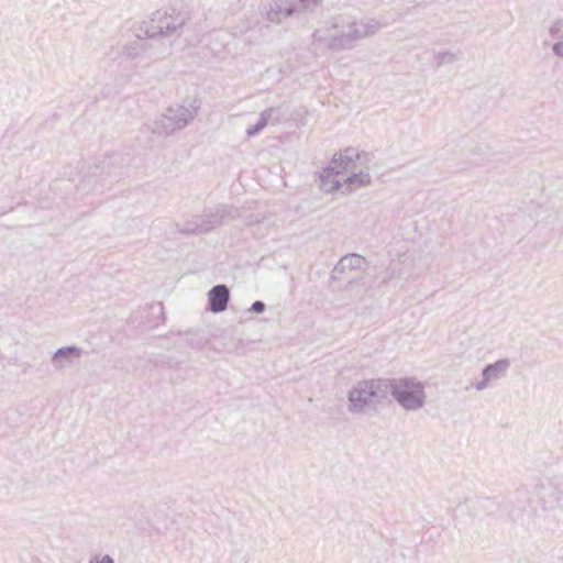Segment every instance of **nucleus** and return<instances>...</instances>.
I'll list each match as a JSON object with an SVG mask.
<instances>
[{
	"instance_id": "f257e3e1",
	"label": "nucleus",
	"mask_w": 563,
	"mask_h": 563,
	"mask_svg": "<svg viewBox=\"0 0 563 563\" xmlns=\"http://www.w3.org/2000/svg\"><path fill=\"white\" fill-rule=\"evenodd\" d=\"M393 394L408 409L419 408L424 398L422 385L409 379H400L394 383Z\"/></svg>"
},
{
	"instance_id": "f03ea898",
	"label": "nucleus",
	"mask_w": 563,
	"mask_h": 563,
	"mask_svg": "<svg viewBox=\"0 0 563 563\" xmlns=\"http://www.w3.org/2000/svg\"><path fill=\"white\" fill-rule=\"evenodd\" d=\"M378 391V383L364 382L351 391L350 400L355 408H362L364 405L373 402Z\"/></svg>"
},
{
	"instance_id": "7ed1b4c3",
	"label": "nucleus",
	"mask_w": 563,
	"mask_h": 563,
	"mask_svg": "<svg viewBox=\"0 0 563 563\" xmlns=\"http://www.w3.org/2000/svg\"><path fill=\"white\" fill-rule=\"evenodd\" d=\"M210 309L213 312H221L227 308L229 300V290L225 286L219 285L209 291Z\"/></svg>"
},
{
	"instance_id": "20e7f679",
	"label": "nucleus",
	"mask_w": 563,
	"mask_h": 563,
	"mask_svg": "<svg viewBox=\"0 0 563 563\" xmlns=\"http://www.w3.org/2000/svg\"><path fill=\"white\" fill-rule=\"evenodd\" d=\"M349 153L350 151H345L344 154H338L333 159V167L324 170L322 178H330L334 170L339 174L341 169H346L353 163V157L352 155H349Z\"/></svg>"
},
{
	"instance_id": "39448f33",
	"label": "nucleus",
	"mask_w": 563,
	"mask_h": 563,
	"mask_svg": "<svg viewBox=\"0 0 563 563\" xmlns=\"http://www.w3.org/2000/svg\"><path fill=\"white\" fill-rule=\"evenodd\" d=\"M252 309L255 312H262L264 310V303L261 302V301H256V302L253 303Z\"/></svg>"
},
{
	"instance_id": "423d86ee",
	"label": "nucleus",
	"mask_w": 563,
	"mask_h": 563,
	"mask_svg": "<svg viewBox=\"0 0 563 563\" xmlns=\"http://www.w3.org/2000/svg\"><path fill=\"white\" fill-rule=\"evenodd\" d=\"M324 186L327 187L325 189L327 190H335L340 187V184L339 183H335V184H332V185H329L327 186V184H324Z\"/></svg>"
},
{
	"instance_id": "0eeeda50",
	"label": "nucleus",
	"mask_w": 563,
	"mask_h": 563,
	"mask_svg": "<svg viewBox=\"0 0 563 563\" xmlns=\"http://www.w3.org/2000/svg\"><path fill=\"white\" fill-rule=\"evenodd\" d=\"M560 45H555L554 49L559 53Z\"/></svg>"
}]
</instances>
